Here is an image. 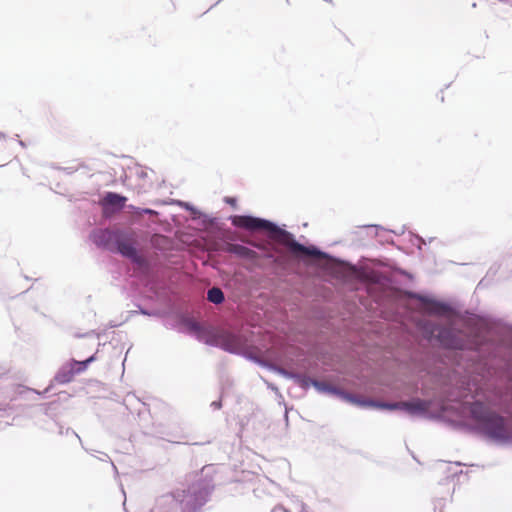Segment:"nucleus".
<instances>
[{"label":"nucleus","instance_id":"obj_1","mask_svg":"<svg viewBox=\"0 0 512 512\" xmlns=\"http://www.w3.org/2000/svg\"><path fill=\"white\" fill-rule=\"evenodd\" d=\"M231 222L234 226L249 231H268L270 233V238L272 240L278 242L281 245L286 246L290 250V252L295 256H322V253L319 250H317L316 248H309L298 243L290 232L279 228L274 223L268 220L255 218L252 216L235 215L231 218Z\"/></svg>","mask_w":512,"mask_h":512},{"label":"nucleus","instance_id":"obj_2","mask_svg":"<svg viewBox=\"0 0 512 512\" xmlns=\"http://www.w3.org/2000/svg\"><path fill=\"white\" fill-rule=\"evenodd\" d=\"M471 418L477 427L487 436L507 440L512 431L505 418L492 411L486 404L476 400L469 406Z\"/></svg>","mask_w":512,"mask_h":512},{"label":"nucleus","instance_id":"obj_3","mask_svg":"<svg viewBox=\"0 0 512 512\" xmlns=\"http://www.w3.org/2000/svg\"><path fill=\"white\" fill-rule=\"evenodd\" d=\"M175 498L182 506V512H195L205 501V492L192 485L187 490L177 491Z\"/></svg>","mask_w":512,"mask_h":512},{"label":"nucleus","instance_id":"obj_4","mask_svg":"<svg viewBox=\"0 0 512 512\" xmlns=\"http://www.w3.org/2000/svg\"><path fill=\"white\" fill-rule=\"evenodd\" d=\"M431 333L438 338L440 344L449 349H470L472 346L462 338L460 332L456 333L450 328L433 329Z\"/></svg>","mask_w":512,"mask_h":512},{"label":"nucleus","instance_id":"obj_5","mask_svg":"<svg viewBox=\"0 0 512 512\" xmlns=\"http://www.w3.org/2000/svg\"><path fill=\"white\" fill-rule=\"evenodd\" d=\"M114 249L134 263H144V258L137 253L134 242L131 239L124 238L118 234Z\"/></svg>","mask_w":512,"mask_h":512},{"label":"nucleus","instance_id":"obj_6","mask_svg":"<svg viewBox=\"0 0 512 512\" xmlns=\"http://www.w3.org/2000/svg\"><path fill=\"white\" fill-rule=\"evenodd\" d=\"M383 407H386L388 409H403L411 414H414V413L427 412L430 405L427 401L417 399V400H413L410 402H398V403H393V404H383Z\"/></svg>","mask_w":512,"mask_h":512},{"label":"nucleus","instance_id":"obj_7","mask_svg":"<svg viewBox=\"0 0 512 512\" xmlns=\"http://www.w3.org/2000/svg\"><path fill=\"white\" fill-rule=\"evenodd\" d=\"M117 236L118 233L111 230H99L94 234V242L97 246L106 248L108 250H114Z\"/></svg>","mask_w":512,"mask_h":512},{"label":"nucleus","instance_id":"obj_8","mask_svg":"<svg viewBox=\"0 0 512 512\" xmlns=\"http://www.w3.org/2000/svg\"><path fill=\"white\" fill-rule=\"evenodd\" d=\"M226 250L227 252L235 254L241 258L249 260H255L258 258V254L254 250L240 244H229Z\"/></svg>","mask_w":512,"mask_h":512},{"label":"nucleus","instance_id":"obj_9","mask_svg":"<svg viewBox=\"0 0 512 512\" xmlns=\"http://www.w3.org/2000/svg\"><path fill=\"white\" fill-rule=\"evenodd\" d=\"M218 342L223 349L230 352L236 351L240 346L239 339L235 335L230 333H224L220 335L218 338Z\"/></svg>","mask_w":512,"mask_h":512},{"label":"nucleus","instance_id":"obj_10","mask_svg":"<svg viewBox=\"0 0 512 512\" xmlns=\"http://www.w3.org/2000/svg\"><path fill=\"white\" fill-rule=\"evenodd\" d=\"M126 200L127 199L124 196H121V195L113 193V192H108L105 195V197L103 198L102 204L105 207L112 206V207H116L117 209H122Z\"/></svg>","mask_w":512,"mask_h":512},{"label":"nucleus","instance_id":"obj_11","mask_svg":"<svg viewBox=\"0 0 512 512\" xmlns=\"http://www.w3.org/2000/svg\"><path fill=\"white\" fill-rule=\"evenodd\" d=\"M424 306L432 314H443L446 311V307L443 304L432 300L424 301Z\"/></svg>","mask_w":512,"mask_h":512},{"label":"nucleus","instance_id":"obj_12","mask_svg":"<svg viewBox=\"0 0 512 512\" xmlns=\"http://www.w3.org/2000/svg\"><path fill=\"white\" fill-rule=\"evenodd\" d=\"M207 299L214 304H220L224 301V293L220 288L213 287L208 290Z\"/></svg>","mask_w":512,"mask_h":512},{"label":"nucleus","instance_id":"obj_13","mask_svg":"<svg viewBox=\"0 0 512 512\" xmlns=\"http://www.w3.org/2000/svg\"><path fill=\"white\" fill-rule=\"evenodd\" d=\"M94 360H95V356L93 355V356L89 357L88 359H86L85 361H75L74 367H72L71 369H74V374L80 373L87 368L88 363H90Z\"/></svg>","mask_w":512,"mask_h":512},{"label":"nucleus","instance_id":"obj_14","mask_svg":"<svg viewBox=\"0 0 512 512\" xmlns=\"http://www.w3.org/2000/svg\"><path fill=\"white\" fill-rule=\"evenodd\" d=\"M74 376V369H70L68 372H61L58 374L57 379L64 383L69 382Z\"/></svg>","mask_w":512,"mask_h":512},{"label":"nucleus","instance_id":"obj_15","mask_svg":"<svg viewBox=\"0 0 512 512\" xmlns=\"http://www.w3.org/2000/svg\"><path fill=\"white\" fill-rule=\"evenodd\" d=\"M144 213H146V214H155L156 212L154 210H151V209H145Z\"/></svg>","mask_w":512,"mask_h":512}]
</instances>
